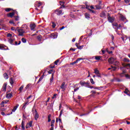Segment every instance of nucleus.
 Instances as JSON below:
<instances>
[{
    "mask_svg": "<svg viewBox=\"0 0 130 130\" xmlns=\"http://www.w3.org/2000/svg\"><path fill=\"white\" fill-rule=\"evenodd\" d=\"M116 58H114L113 57H111L108 60V62L111 64H114V66H118L119 64V62L116 61Z\"/></svg>",
    "mask_w": 130,
    "mask_h": 130,
    "instance_id": "f257e3e1",
    "label": "nucleus"
},
{
    "mask_svg": "<svg viewBox=\"0 0 130 130\" xmlns=\"http://www.w3.org/2000/svg\"><path fill=\"white\" fill-rule=\"evenodd\" d=\"M107 19L109 23H113V22H114V20H115V18L114 17L110 16V14L109 13H108Z\"/></svg>",
    "mask_w": 130,
    "mask_h": 130,
    "instance_id": "f03ea898",
    "label": "nucleus"
},
{
    "mask_svg": "<svg viewBox=\"0 0 130 130\" xmlns=\"http://www.w3.org/2000/svg\"><path fill=\"white\" fill-rule=\"evenodd\" d=\"M79 84L81 85V86H85V87L86 88H88V87H89V85H90L88 81L86 82L85 81H81Z\"/></svg>",
    "mask_w": 130,
    "mask_h": 130,
    "instance_id": "7ed1b4c3",
    "label": "nucleus"
},
{
    "mask_svg": "<svg viewBox=\"0 0 130 130\" xmlns=\"http://www.w3.org/2000/svg\"><path fill=\"white\" fill-rule=\"evenodd\" d=\"M0 50H9V47L5 45L0 44Z\"/></svg>",
    "mask_w": 130,
    "mask_h": 130,
    "instance_id": "20e7f679",
    "label": "nucleus"
},
{
    "mask_svg": "<svg viewBox=\"0 0 130 130\" xmlns=\"http://www.w3.org/2000/svg\"><path fill=\"white\" fill-rule=\"evenodd\" d=\"M55 14L57 15V16H61V15H63V13H62V10H60L59 9H56L55 10Z\"/></svg>",
    "mask_w": 130,
    "mask_h": 130,
    "instance_id": "39448f33",
    "label": "nucleus"
},
{
    "mask_svg": "<svg viewBox=\"0 0 130 130\" xmlns=\"http://www.w3.org/2000/svg\"><path fill=\"white\" fill-rule=\"evenodd\" d=\"M17 32L19 33V36H23L24 35V33H25V30L23 29L19 28L17 29Z\"/></svg>",
    "mask_w": 130,
    "mask_h": 130,
    "instance_id": "423d86ee",
    "label": "nucleus"
},
{
    "mask_svg": "<svg viewBox=\"0 0 130 130\" xmlns=\"http://www.w3.org/2000/svg\"><path fill=\"white\" fill-rule=\"evenodd\" d=\"M96 8V10H101L102 9V2L99 1V5H96L95 6Z\"/></svg>",
    "mask_w": 130,
    "mask_h": 130,
    "instance_id": "0eeeda50",
    "label": "nucleus"
},
{
    "mask_svg": "<svg viewBox=\"0 0 130 130\" xmlns=\"http://www.w3.org/2000/svg\"><path fill=\"white\" fill-rule=\"evenodd\" d=\"M59 3H60V5L61 6V7L59 8V9H62V8L63 9H67L68 8V6L64 5V4H65L64 2L60 1Z\"/></svg>",
    "mask_w": 130,
    "mask_h": 130,
    "instance_id": "6e6552de",
    "label": "nucleus"
},
{
    "mask_svg": "<svg viewBox=\"0 0 130 130\" xmlns=\"http://www.w3.org/2000/svg\"><path fill=\"white\" fill-rule=\"evenodd\" d=\"M84 60V58H78L76 61H75L73 62H72L70 63L71 66H74V64H76V63H78L80 60Z\"/></svg>",
    "mask_w": 130,
    "mask_h": 130,
    "instance_id": "1a4fd4ad",
    "label": "nucleus"
},
{
    "mask_svg": "<svg viewBox=\"0 0 130 130\" xmlns=\"http://www.w3.org/2000/svg\"><path fill=\"white\" fill-rule=\"evenodd\" d=\"M54 73H55V71H54L53 73H52L51 78L50 79V84H52V83H53V81L54 80V78H53V77L54 76Z\"/></svg>",
    "mask_w": 130,
    "mask_h": 130,
    "instance_id": "9d476101",
    "label": "nucleus"
},
{
    "mask_svg": "<svg viewBox=\"0 0 130 130\" xmlns=\"http://www.w3.org/2000/svg\"><path fill=\"white\" fill-rule=\"evenodd\" d=\"M30 30H33L36 27V24L35 23H31L29 24Z\"/></svg>",
    "mask_w": 130,
    "mask_h": 130,
    "instance_id": "9b49d317",
    "label": "nucleus"
},
{
    "mask_svg": "<svg viewBox=\"0 0 130 130\" xmlns=\"http://www.w3.org/2000/svg\"><path fill=\"white\" fill-rule=\"evenodd\" d=\"M14 16H15V11L7 14V17H9V18H13Z\"/></svg>",
    "mask_w": 130,
    "mask_h": 130,
    "instance_id": "f8f14e48",
    "label": "nucleus"
},
{
    "mask_svg": "<svg viewBox=\"0 0 130 130\" xmlns=\"http://www.w3.org/2000/svg\"><path fill=\"white\" fill-rule=\"evenodd\" d=\"M7 86H8V84L7 83H4L3 85L2 90L4 92H6L7 91Z\"/></svg>",
    "mask_w": 130,
    "mask_h": 130,
    "instance_id": "ddd939ff",
    "label": "nucleus"
},
{
    "mask_svg": "<svg viewBox=\"0 0 130 130\" xmlns=\"http://www.w3.org/2000/svg\"><path fill=\"white\" fill-rule=\"evenodd\" d=\"M50 37L53 39H55V38H57V35H56L55 34H51L50 35Z\"/></svg>",
    "mask_w": 130,
    "mask_h": 130,
    "instance_id": "4468645a",
    "label": "nucleus"
},
{
    "mask_svg": "<svg viewBox=\"0 0 130 130\" xmlns=\"http://www.w3.org/2000/svg\"><path fill=\"white\" fill-rule=\"evenodd\" d=\"M18 107H19V104H17V105L16 106H15L13 109L12 110V112H11V114L12 113H13V112H15V111H16V110H17V108H18Z\"/></svg>",
    "mask_w": 130,
    "mask_h": 130,
    "instance_id": "2eb2a0df",
    "label": "nucleus"
},
{
    "mask_svg": "<svg viewBox=\"0 0 130 130\" xmlns=\"http://www.w3.org/2000/svg\"><path fill=\"white\" fill-rule=\"evenodd\" d=\"M84 16H85L86 19H87V20H89V19H90V17L91 16V15H90V14L87 13H86L84 14Z\"/></svg>",
    "mask_w": 130,
    "mask_h": 130,
    "instance_id": "dca6fc26",
    "label": "nucleus"
},
{
    "mask_svg": "<svg viewBox=\"0 0 130 130\" xmlns=\"http://www.w3.org/2000/svg\"><path fill=\"white\" fill-rule=\"evenodd\" d=\"M106 16V14H105V12H102V13L100 14V16L101 18H104Z\"/></svg>",
    "mask_w": 130,
    "mask_h": 130,
    "instance_id": "f3484780",
    "label": "nucleus"
},
{
    "mask_svg": "<svg viewBox=\"0 0 130 130\" xmlns=\"http://www.w3.org/2000/svg\"><path fill=\"white\" fill-rule=\"evenodd\" d=\"M13 96V93H8L6 95V98H8V99H10V98H12V96Z\"/></svg>",
    "mask_w": 130,
    "mask_h": 130,
    "instance_id": "a211bd4d",
    "label": "nucleus"
},
{
    "mask_svg": "<svg viewBox=\"0 0 130 130\" xmlns=\"http://www.w3.org/2000/svg\"><path fill=\"white\" fill-rule=\"evenodd\" d=\"M122 66H123L124 68H130V63L125 64L123 63Z\"/></svg>",
    "mask_w": 130,
    "mask_h": 130,
    "instance_id": "6ab92c4d",
    "label": "nucleus"
},
{
    "mask_svg": "<svg viewBox=\"0 0 130 130\" xmlns=\"http://www.w3.org/2000/svg\"><path fill=\"white\" fill-rule=\"evenodd\" d=\"M66 85V82H63L62 83V84L60 86V88L61 89H62V90H64V89H66L64 85Z\"/></svg>",
    "mask_w": 130,
    "mask_h": 130,
    "instance_id": "aec40b11",
    "label": "nucleus"
},
{
    "mask_svg": "<svg viewBox=\"0 0 130 130\" xmlns=\"http://www.w3.org/2000/svg\"><path fill=\"white\" fill-rule=\"evenodd\" d=\"M38 118H39V114H38V113L37 112V113H36V114L35 115V119L36 120H37V119H38Z\"/></svg>",
    "mask_w": 130,
    "mask_h": 130,
    "instance_id": "412c9836",
    "label": "nucleus"
},
{
    "mask_svg": "<svg viewBox=\"0 0 130 130\" xmlns=\"http://www.w3.org/2000/svg\"><path fill=\"white\" fill-rule=\"evenodd\" d=\"M23 107H22V109H26V107L27 105H29V104H27V103H24L23 104Z\"/></svg>",
    "mask_w": 130,
    "mask_h": 130,
    "instance_id": "4be33fe9",
    "label": "nucleus"
},
{
    "mask_svg": "<svg viewBox=\"0 0 130 130\" xmlns=\"http://www.w3.org/2000/svg\"><path fill=\"white\" fill-rule=\"evenodd\" d=\"M5 80H8L9 79V76L8 75V74L7 73H4L3 75Z\"/></svg>",
    "mask_w": 130,
    "mask_h": 130,
    "instance_id": "5701e85b",
    "label": "nucleus"
},
{
    "mask_svg": "<svg viewBox=\"0 0 130 130\" xmlns=\"http://www.w3.org/2000/svg\"><path fill=\"white\" fill-rule=\"evenodd\" d=\"M32 112L34 113V111L36 112V113L37 112V110H36V107H35V105L34 106L32 109Z\"/></svg>",
    "mask_w": 130,
    "mask_h": 130,
    "instance_id": "b1692460",
    "label": "nucleus"
},
{
    "mask_svg": "<svg viewBox=\"0 0 130 130\" xmlns=\"http://www.w3.org/2000/svg\"><path fill=\"white\" fill-rule=\"evenodd\" d=\"M37 39L39 41L41 42L42 40V36L41 35L38 36Z\"/></svg>",
    "mask_w": 130,
    "mask_h": 130,
    "instance_id": "393cba45",
    "label": "nucleus"
},
{
    "mask_svg": "<svg viewBox=\"0 0 130 130\" xmlns=\"http://www.w3.org/2000/svg\"><path fill=\"white\" fill-rule=\"evenodd\" d=\"M23 89H24V85H21V87H19L18 91H20V93H21V92H22V91L23 90Z\"/></svg>",
    "mask_w": 130,
    "mask_h": 130,
    "instance_id": "a878e982",
    "label": "nucleus"
},
{
    "mask_svg": "<svg viewBox=\"0 0 130 130\" xmlns=\"http://www.w3.org/2000/svg\"><path fill=\"white\" fill-rule=\"evenodd\" d=\"M21 128H22V129L25 130V126H24V121H22L21 122Z\"/></svg>",
    "mask_w": 130,
    "mask_h": 130,
    "instance_id": "bb28decb",
    "label": "nucleus"
},
{
    "mask_svg": "<svg viewBox=\"0 0 130 130\" xmlns=\"http://www.w3.org/2000/svg\"><path fill=\"white\" fill-rule=\"evenodd\" d=\"M11 11H13V9H11V8H5V11L6 12H11Z\"/></svg>",
    "mask_w": 130,
    "mask_h": 130,
    "instance_id": "cd10ccee",
    "label": "nucleus"
},
{
    "mask_svg": "<svg viewBox=\"0 0 130 130\" xmlns=\"http://www.w3.org/2000/svg\"><path fill=\"white\" fill-rule=\"evenodd\" d=\"M94 57L96 60H100V58H101V56H94Z\"/></svg>",
    "mask_w": 130,
    "mask_h": 130,
    "instance_id": "c85d7f7f",
    "label": "nucleus"
},
{
    "mask_svg": "<svg viewBox=\"0 0 130 130\" xmlns=\"http://www.w3.org/2000/svg\"><path fill=\"white\" fill-rule=\"evenodd\" d=\"M50 117H51V114H49L48 116V122H50L51 121V119H50Z\"/></svg>",
    "mask_w": 130,
    "mask_h": 130,
    "instance_id": "c756f323",
    "label": "nucleus"
},
{
    "mask_svg": "<svg viewBox=\"0 0 130 130\" xmlns=\"http://www.w3.org/2000/svg\"><path fill=\"white\" fill-rule=\"evenodd\" d=\"M55 122V120H52L51 121V126L54 127V123Z\"/></svg>",
    "mask_w": 130,
    "mask_h": 130,
    "instance_id": "7c9ffc66",
    "label": "nucleus"
},
{
    "mask_svg": "<svg viewBox=\"0 0 130 130\" xmlns=\"http://www.w3.org/2000/svg\"><path fill=\"white\" fill-rule=\"evenodd\" d=\"M100 72H99L98 69H94V74H95V75H98V74H100Z\"/></svg>",
    "mask_w": 130,
    "mask_h": 130,
    "instance_id": "2f4dec72",
    "label": "nucleus"
},
{
    "mask_svg": "<svg viewBox=\"0 0 130 130\" xmlns=\"http://www.w3.org/2000/svg\"><path fill=\"white\" fill-rule=\"evenodd\" d=\"M10 83L11 85L14 84V80H13V78H11L10 79Z\"/></svg>",
    "mask_w": 130,
    "mask_h": 130,
    "instance_id": "473e14b6",
    "label": "nucleus"
},
{
    "mask_svg": "<svg viewBox=\"0 0 130 130\" xmlns=\"http://www.w3.org/2000/svg\"><path fill=\"white\" fill-rule=\"evenodd\" d=\"M21 41L22 42H23V43H26V42H27V40H26V39H25L24 38H22L21 39Z\"/></svg>",
    "mask_w": 130,
    "mask_h": 130,
    "instance_id": "72a5a7b5",
    "label": "nucleus"
},
{
    "mask_svg": "<svg viewBox=\"0 0 130 130\" xmlns=\"http://www.w3.org/2000/svg\"><path fill=\"white\" fill-rule=\"evenodd\" d=\"M92 111L90 110L89 112H88L87 113H85V114H82L80 115V116H84V115H87V114H89V113H90V112H91Z\"/></svg>",
    "mask_w": 130,
    "mask_h": 130,
    "instance_id": "f704fd0d",
    "label": "nucleus"
},
{
    "mask_svg": "<svg viewBox=\"0 0 130 130\" xmlns=\"http://www.w3.org/2000/svg\"><path fill=\"white\" fill-rule=\"evenodd\" d=\"M123 61H124L125 62H129V59L126 58H124Z\"/></svg>",
    "mask_w": 130,
    "mask_h": 130,
    "instance_id": "c9c22d12",
    "label": "nucleus"
},
{
    "mask_svg": "<svg viewBox=\"0 0 130 130\" xmlns=\"http://www.w3.org/2000/svg\"><path fill=\"white\" fill-rule=\"evenodd\" d=\"M52 28L54 29V28H55V26H56V24H55V23H54V22H52Z\"/></svg>",
    "mask_w": 130,
    "mask_h": 130,
    "instance_id": "e433bc0d",
    "label": "nucleus"
},
{
    "mask_svg": "<svg viewBox=\"0 0 130 130\" xmlns=\"http://www.w3.org/2000/svg\"><path fill=\"white\" fill-rule=\"evenodd\" d=\"M122 26H123V24H119V26H117V29H119V28H122Z\"/></svg>",
    "mask_w": 130,
    "mask_h": 130,
    "instance_id": "4c0bfd02",
    "label": "nucleus"
},
{
    "mask_svg": "<svg viewBox=\"0 0 130 130\" xmlns=\"http://www.w3.org/2000/svg\"><path fill=\"white\" fill-rule=\"evenodd\" d=\"M32 123H33V121L30 120L28 123V125L31 127L32 126Z\"/></svg>",
    "mask_w": 130,
    "mask_h": 130,
    "instance_id": "58836bf2",
    "label": "nucleus"
},
{
    "mask_svg": "<svg viewBox=\"0 0 130 130\" xmlns=\"http://www.w3.org/2000/svg\"><path fill=\"white\" fill-rule=\"evenodd\" d=\"M63 112V110H61L60 112V114H59V118H60V117H61V115L62 114V112Z\"/></svg>",
    "mask_w": 130,
    "mask_h": 130,
    "instance_id": "ea45409f",
    "label": "nucleus"
},
{
    "mask_svg": "<svg viewBox=\"0 0 130 130\" xmlns=\"http://www.w3.org/2000/svg\"><path fill=\"white\" fill-rule=\"evenodd\" d=\"M90 83L92 84V85H94V84H95V82H94V80H93V79L91 78L90 79Z\"/></svg>",
    "mask_w": 130,
    "mask_h": 130,
    "instance_id": "a19ab883",
    "label": "nucleus"
},
{
    "mask_svg": "<svg viewBox=\"0 0 130 130\" xmlns=\"http://www.w3.org/2000/svg\"><path fill=\"white\" fill-rule=\"evenodd\" d=\"M89 11H90V13H92L93 14H96V11L93 10L89 9Z\"/></svg>",
    "mask_w": 130,
    "mask_h": 130,
    "instance_id": "79ce46f5",
    "label": "nucleus"
},
{
    "mask_svg": "<svg viewBox=\"0 0 130 130\" xmlns=\"http://www.w3.org/2000/svg\"><path fill=\"white\" fill-rule=\"evenodd\" d=\"M59 62V59H57L56 60H55L54 62V64H56V66H57V63H58Z\"/></svg>",
    "mask_w": 130,
    "mask_h": 130,
    "instance_id": "37998d69",
    "label": "nucleus"
},
{
    "mask_svg": "<svg viewBox=\"0 0 130 130\" xmlns=\"http://www.w3.org/2000/svg\"><path fill=\"white\" fill-rule=\"evenodd\" d=\"M50 69H54L55 68V66H54L53 64H51L50 65Z\"/></svg>",
    "mask_w": 130,
    "mask_h": 130,
    "instance_id": "c03bdc74",
    "label": "nucleus"
},
{
    "mask_svg": "<svg viewBox=\"0 0 130 130\" xmlns=\"http://www.w3.org/2000/svg\"><path fill=\"white\" fill-rule=\"evenodd\" d=\"M56 96H57V94H54L53 96L52 97V99H55V98H56Z\"/></svg>",
    "mask_w": 130,
    "mask_h": 130,
    "instance_id": "a18cd8bd",
    "label": "nucleus"
},
{
    "mask_svg": "<svg viewBox=\"0 0 130 130\" xmlns=\"http://www.w3.org/2000/svg\"><path fill=\"white\" fill-rule=\"evenodd\" d=\"M9 43H10V44H13V42H14V40H13V39H10L9 41Z\"/></svg>",
    "mask_w": 130,
    "mask_h": 130,
    "instance_id": "49530a36",
    "label": "nucleus"
},
{
    "mask_svg": "<svg viewBox=\"0 0 130 130\" xmlns=\"http://www.w3.org/2000/svg\"><path fill=\"white\" fill-rule=\"evenodd\" d=\"M115 80L116 81V82H121V80H120L119 78H115Z\"/></svg>",
    "mask_w": 130,
    "mask_h": 130,
    "instance_id": "de8ad7c7",
    "label": "nucleus"
},
{
    "mask_svg": "<svg viewBox=\"0 0 130 130\" xmlns=\"http://www.w3.org/2000/svg\"><path fill=\"white\" fill-rule=\"evenodd\" d=\"M2 107H5V102H2L1 104Z\"/></svg>",
    "mask_w": 130,
    "mask_h": 130,
    "instance_id": "09e8293b",
    "label": "nucleus"
},
{
    "mask_svg": "<svg viewBox=\"0 0 130 130\" xmlns=\"http://www.w3.org/2000/svg\"><path fill=\"white\" fill-rule=\"evenodd\" d=\"M127 92H129V91L127 88H126L125 91H124V93H125V94H127Z\"/></svg>",
    "mask_w": 130,
    "mask_h": 130,
    "instance_id": "8fccbe9b",
    "label": "nucleus"
},
{
    "mask_svg": "<svg viewBox=\"0 0 130 130\" xmlns=\"http://www.w3.org/2000/svg\"><path fill=\"white\" fill-rule=\"evenodd\" d=\"M12 36H12V35L10 33H9V34H7V37H10V38H11Z\"/></svg>",
    "mask_w": 130,
    "mask_h": 130,
    "instance_id": "3c124183",
    "label": "nucleus"
},
{
    "mask_svg": "<svg viewBox=\"0 0 130 130\" xmlns=\"http://www.w3.org/2000/svg\"><path fill=\"white\" fill-rule=\"evenodd\" d=\"M52 72H53V70H50L49 71H48V74H52Z\"/></svg>",
    "mask_w": 130,
    "mask_h": 130,
    "instance_id": "603ef678",
    "label": "nucleus"
},
{
    "mask_svg": "<svg viewBox=\"0 0 130 130\" xmlns=\"http://www.w3.org/2000/svg\"><path fill=\"white\" fill-rule=\"evenodd\" d=\"M83 47H84V46H80L79 47L78 46V49H83Z\"/></svg>",
    "mask_w": 130,
    "mask_h": 130,
    "instance_id": "864d4df0",
    "label": "nucleus"
},
{
    "mask_svg": "<svg viewBox=\"0 0 130 130\" xmlns=\"http://www.w3.org/2000/svg\"><path fill=\"white\" fill-rule=\"evenodd\" d=\"M29 87H30V84H27L26 86L25 87L26 90L29 89Z\"/></svg>",
    "mask_w": 130,
    "mask_h": 130,
    "instance_id": "5fc2aeb1",
    "label": "nucleus"
},
{
    "mask_svg": "<svg viewBox=\"0 0 130 130\" xmlns=\"http://www.w3.org/2000/svg\"><path fill=\"white\" fill-rule=\"evenodd\" d=\"M113 26H114L115 27H118V24H117V23H113Z\"/></svg>",
    "mask_w": 130,
    "mask_h": 130,
    "instance_id": "6e6d98bb",
    "label": "nucleus"
},
{
    "mask_svg": "<svg viewBox=\"0 0 130 130\" xmlns=\"http://www.w3.org/2000/svg\"><path fill=\"white\" fill-rule=\"evenodd\" d=\"M42 80H43V79L40 77V79H39L38 82H37L38 84L40 83V82H41V81H42Z\"/></svg>",
    "mask_w": 130,
    "mask_h": 130,
    "instance_id": "4d7b16f0",
    "label": "nucleus"
},
{
    "mask_svg": "<svg viewBox=\"0 0 130 130\" xmlns=\"http://www.w3.org/2000/svg\"><path fill=\"white\" fill-rule=\"evenodd\" d=\"M121 19L122 20V21H124V20H125V18L124 17V16H121Z\"/></svg>",
    "mask_w": 130,
    "mask_h": 130,
    "instance_id": "13d9d810",
    "label": "nucleus"
},
{
    "mask_svg": "<svg viewBox=\"0 0 130 130\" xmlns=\"http://www.w3.org/2000/svg\"><path fill=\"white\" fill-rule=\"evenodd\" d=\"M96 75V77H98V78H101V74L100 73Z\"/></svg>",
    "mask_w": 130,
    "mask_h": 130,
    "instance_id": "bf43d9fd",
    "label": "nucleus"
},
{
    "mask_svg": "<svg viewBox=\"0 0 130 130\" xmlns=\"http://www.w3.org/2000/svg\"><path fill=\"white\" fill-rule=\"evenodd\" d=\"M86 9H87V10H88V11H89V10H90V9H90V6H88V5H87V6H86Z\"/></svg>",
    "mask_w": 130,
    "mask_h": 130,
    "instance_id": "052dcab7",
    "label": "nucleus"
},
{
    "mask_svg": "<svg viewBox=\"0 0 130 130\" xmlns=\"http://www.w3.org/2000/svg\"><path fill=\"white\" fill-rule=\"evenodd\" d=\"M125 77H126V78H127L128 79H130V76L128 74H126L125 75Z\"/></svg>",
    "mask_w": 130,
    "mask_h": 130,
    "instance_id": "680f3d73",
    "label": "nucleus"
},
{
    "mask_svg": "<svg viewBox=\"0 0 130 130\" xmlns=\"http://www.w3.org/2000/svg\"><path fill=\"white\" fill-rule=\"evenodd\" d=\"M108 53H109V54H111V53H113V52L112 51H107Z\"/></svg>",
    "mask_w": 130,
    "mask_h": 130,
    "instance_id": "e2e57ef3",
    "label": "nucleus"
},
{
    "mask_svg": "<svg viewBox=\"0 0 130 130\" xmlns=\"http://www.w3.org/2000/svg\"><path fill=\"white\" fill-rule=\"evenodd\" d=\"M15 21H19V17L18 16L15 17Z\"/></svg>",
    "mask_w": 130,
    "mask_h": 130,
    "instance_id": "0e129e2a",
    "label": "nucleus"
},
{
    "mask_svg": "<svg viewBox=\"0 0 130 130\" xmlns=\"http://www.w3.org/2000/svg\"><path fill=\"white\" fill-rule=\"evenodd\" d=\"M44 74H45V72H44L42 76L40 77L41 78L43 79V78H44Z\"/></svg>",
    "mask_w": 130,
    "mask_h": 130,
    "instance_id": "69168bd1",
    "label": "nucleus"
},
{
    "mask_svg": "<svg viewBox=\"0 0 130 130\" xmlns=\"http://www.w3.org/2000/svg\"><path fill=\"white\" fill-rule=\"evenodd\" d=\"M88 36H92V29L90 30V33L88 34Z\"/></svg>",
    "mask_w": 130,
    "mask_h": 130,
    "instance_id": "338daca9",
    "label": "nucleus"
},
{
    "mask_svg": "<svg viewBox=\"0 0 130 130\" xmlns=\"http://www.w3.org/2000/svg\"><path fill=\"white\" fill-rule=\"evenodd\" d=\"M70 51H75L76 50V49H74V48H70Z\"/></svg>",
    "mask_w": 130,
    "mask_h": 130,
    "instance_id": "774afa93",
    "label": "nucleus"
}]
</instances>
